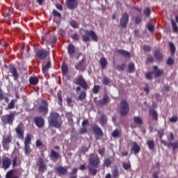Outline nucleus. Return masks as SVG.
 <instances>
[{
  "instance_id": "25",
  "label": "nucleus",
  "mask_w": 178,
  "mask_h": 178,
  "mask_svg": "<svg viewBox=\"0 0 178 178\" xmlns=\"http://www.w3.org/2000/svg\"><path fill=\"white\" fill-rule=\"evenodd\" d=\"M74 52H76V47L73 45V44H70L67 46V54L70 55V58H73V55H74Z\"/></svg>"
},
{
  "instance_id": "1",
  "label": "nucleus",
  "mask_w": 178,
  "mask_h": 178,
  "mask_svg": "<svg viewBox=\"0 0 178 178\" xmlns=\"http://www.w3.org/2000/svg\"><path fill=\"white\" fill-rule=\"evenodd\" d=\"M99 163H101V161H99V157L97 155L91 154L89 158V165L88 171L91 174L92 176H95L97 173H98V170L97 168H99Z\"/></svg>"
},
{
  "instance_id": "20",
  "label": "nucleus",
  "mask_w": 178,
  "mask_h": 178,
  "mask_svg": "<svg viewBox=\"0 0 178 178\" xmlns=\"http://www.w3.org/2000/svg\"><path fill=\"white\" fill-rule=\"evenodd\" d=\"M111 102V97H109V95L107 94L104 95L103 99L99 100L98 105L99 106H104V105H106V104L109 103Z\"/></svg>"
},
{
  "instance_id": "12",
  "label": "nucleus",
  "mask_w": 178,
  "mask_h": 178,
  "mask_svg": "<svg viewBox=\"0 0 178 178\" xmlns=\"http://www.w3.org/2000/svg\"><path fill=\"white\" fill-rule=\"evenodd\" d=\"M12 135H7L6 137L3 138V140L1 142L2 146L4 148V149H9V147H8V145L12 143Z\"/></svg>"
},
{
  "instance_id": "41",
  "label": "nucleus",
  "mask_w": 178,
  "mask_h": 178,
  "mask_svg": "<svg viewBox=\"0 0 178 178\" xmlns=\"http://www.w3.org/2000/svg\"><path fill=\"white\" fill-rule=\"evenodd\" d=\"M30 143H31V135L28 134L25 138L24 145H30Z\"/></svg>"
},
{
  "instance_id": "16",
  "label": "nucleus",
  "mask_w": 178,
  "mask_h": 178,
  "mask_svg": "<svg viewBox=\"0 0 178 178\" xmlns=\"http://www.w3.org/2000/svg\"><path fill=\"white\" fill-rule=\"evenodd\" d=\"M33 122L35 126H37V127H39V129H41V127H44V118H42V117H35L33 119Z\"/></svg>"
},
{
  "instance_id": "29",
  "label": "nucleus",
  "mask_w": 178,
  "mask_h": 178,
  "mask_svg": "<svg viewBox=\"0 0 178 178\" xmlns=\"http://www.w3.org/2000/svg\"><path fill=\"white\" fill-rule=\"evenodd\" d=\"M61 73L63 76H66V74L69 73V67L65 63H63L61 65Z\"/></svg>"
},
{
  "instance_id": "11",
  "label": "nucleus",
  "mask_w": 178,
  "mask_h": 178,
  "mask_svg": "<svg viewBox=\"0 0 178 178\" xmlns=\"http://www.w3.org/2000/svg\"><path fill=\"white\" fill-rule=\"evenodd\" d=\"M127 24H129V14H127V13H124L120 20V26L122 29H126Z\"/></svg>"
},
{
  "instance_id": "44",
  "label": "nucleus",
  "mask_w": 178,
  "mask_h": 178,
  "mask_svg": "<svg viewBox=\"0 0 178 178\" xmlns=\"http://www.w3.org/2000/svg\"><path fill=\"white\" fill-rule=\"evenodd\" d=\"M103 163L106 168H109L110 165H112V161L110 159H105Z\"/></svg>"
},
{
  "instance_id": "54",
  "label": "nucleus",
  "mask_w": 178,
  "mask_h": 178,
  "mask_svg": "<svg viewBox=\"0 0 178 178\" xmlns=\"http://www.w3.org/2000/svg\"><path fill=\"white\" fill-rule=\"evenodd\" d=\"M119 134H120L119 129H115L114 131H113L111 136L112 137H114V138H118V137H119Z\"/></svg>"
},
{
  "instance_id": "21",
  "label": "nucleus",
  "mask_w": 178,
  "mask_h": 178,
  "mask_svg": "<svg viewBox=\"0 0 178 178\" xmlns=\"http://www.w3.org/2000/svg\"><path fill=\"white\" fill-rule=\"evenodd\" d=\"M50 159L55 162V161H58L60 158V154L59 152L55 151L54 149H51L50 152Z\"/></svg>"
},
{
  "instance_id": "24",
  "label": "nucleus",
  "mask_w": 178,
  "mask_h": 178,
  "mask_svg": "<svg viewBox=\"0 0 178 178\" xmlns=\"http://www.w3.org/2000/svg\"><path fill=\"white\" fill-rule=\"evenodd\" d=\"M92 130L95 136H104V133L102 132V129L99 128L97 125H95L92 127Z\"/></svg>"
},
{
  "instance_id": "36",
  "label": "nucleus",
  "mask_w": 178,
  "mask_h": 178,
  "mask_svg": "<svg viewBox=\"0 0 178 178\" xmlns=\"http://www.w3.org/2000/svg\"><path fill=\"white\" fill-rule=\"evenodd\" d=\"M112 172H113V177L118 178L119 176V168L118 167V165L114 166V169Z\"/></svg>"
},
{
  "instance_id": "28",
  "label": "nucleus",
  "mask_w": 178,
  "mask_h": 178,
  "mask_svg": "<svg viewBox=\"0 0 178 178\" xmlns=\"http://www.w3.org/2000/svg\"><path fill=\"white\" fill-rule=\"evenodd\" d=\"M56 172L60 175H66L67 173V168L63 166H58L56 168Z\"/></svg>"
},
{
  "instance_id": "48",
  "label": "nucleus",
  "mask_w": 178,
  "mask_h": 178,
  "mask_svg": "<svg viewBox=\"0 0 178 178\" xmlns=\"http://www.w3.org/2000/svg\"><path fill=\"white\" fill-rule=\"evenodd\" d=\"M168 141H175V134L173 132H170L167 136Z\"/></svg>"
},
{
  "instance_id": "34",
  "label": "nucleus",
  "mask_w": 178,
  "mask_h": 178,
  "mask_svg": "<svg viewBox=\"0 0 178 178\" xmlns=\"http://www.w3.org/2000/svg\"><path fill=\"white\" fill-rule=\"evenodd\" d=\"M168 45L170 48L171 55L172 56H173V55L176 54V46H175V44L173 42H169Z\"/></svg>"
},
{
  "instance_id": "2",
  "label": "nucleus",
  "mask_w": 178,
  "mask_h": 178,
  "mask_svg": "<svg viewBox=\"0 0 178 178\" xmlns=\"http://www.w3.org/2000/svg\"><path fill=\"white\" fill-rule=\"evenodd\" d=\"M63 124L62 118L59 113L56 112L50 113V119L49 120V126L50 127H54L55 129H60Z\"/></svg>"
},
{
  "instance_id": "22",
  "label": "nucleus",
  "mask_w": 178,
  "mask_h": 178,
  "mask_svg": "<svg viewBox=\"0 0 178 178\" xmlns=\"http://www.w3.org/2000/svg\"><path fill=\"white\" fill-rule=\"evenodd\" d=\"M131 152H134V155H137V154L140 152V149H141V148L140 147V145H138V143L134 141L131 143Z\"/></svg>"
},
{
  "instance_id": "17",
  "label": "nucleus",
  "mask_w": 178,
  "mask_h": 178,
  "mask_svg": "<svg viewBox=\"0 0 178 178\" xmlns=\"http://www.w3.org/2000/svg\"><path fill=\"white\" fill-rule=\"evenodd\" d=\"M8 69L15 81L19 80V72H17V69H16L15 67L13 65H10Z\"/></svg>"
},
{
  "instance_id": "31",
  "label": "nucleus",
  "mask_w": 178,
  "mask_h": 178,
  "mask_svg": "<svg viewBox=\"0 0 178 178\" xmlns=\"http://www.w3.org/2000/svg\"><path fill=\"white\" fill-rule=\"evenodd\" d=\"M149 116H152L154 120H156L158 122V112L154 109L149 110Z\"/></svg>"
},
{
  "instance_id": "15",
  "label": "nucleus",
  "mask_w": 178,
  "mask_h": 178,
  "mask_svg": "<svg viewBox=\"0 0 178 178\" xmlns=\"http://www.w3.org/2000/svg\"><path fill=\"white\" fill-rule=\"evenodd\" d=\"M153 74H154V77H161V76H163L165 72L163 70H161L158 67V65L153 66Z\"/></svg>"
},
{
  "instance_id": "32",
  "label": "nucleus",
  "mask_w": 178,
  "mask_h": 178,
  "mask_svg": "<svg viewBox=\"0 0 178 178\" xmlns=\"http://www.w3.org/2000/svg\"><path fill=\"white\" fill-rule=\"evenodd\" d=\"M17 100L13 99L10 100V102L8 103L7 109H15V105H16Z\"/></svg>"
},
{
  "instance_id": "7",
  "label": "nucleus",
  "mask_w": 178,
  "mask_h": 178,
  "mask_svg": "<svg viewBox=\"0 0 178 178\" xmlns=\"http://www.w3.org/2000/svg\"><path fill=\"white\" fill-rule=\"evenodd\" d=\"M130 111V107L127 101L123 99L120 103V109L119 112L122 116H126Z\"/></svg>"
},
{
  "instance_id": "46",
  "label": "nucleus",
  "mask_w": 178,
  "mask_h": 178,
  "mask_svg": "<svg viewBox=\"0 0 178 178\" xmlns=\"http://www.w3.org/2000/svg\"><path fill=\"white\" fill-rule=\"evenodd\" d=\"M134 122L136 124H143V120L140 117H134Z\"/></svg>"
},
{
  "instance_id": "59",
  "label": "nucleus",
  "mask_w": 178,
  "mask_h": 178,
  "mask_svg": "<svg viewBox=\"0 0 178 178\" xmlns=\"http://www.w3.org/2000/svg\"><path fill=\"white\" fill-rule=\"evenodd\" d=\"M72 38L74 41H79V40H80V35H79V33H76L74 35H72Z\"/></svg>"
},
{
  "instance_id": "62",
  "label": "nucleus",
  "mask_w": 178,
  "mask_h": 178,
  "mask_svg": "<svg viewBox=\"0 0 178 178\" xmlns=\"http://www.w3.org/2000/svg\"><path fill=\"white\" fill-rule=\"evenodd\" d=\"M152 74H154L152 72H147L145 75L146 79H147V80H152Z\"/></svg>"
},
{
  "instance_id": "8",
  "label": "nucleus",
  "mask_w": 178,
  "mask_h": 178,
  "mask_svg": "<svg viewBox=\"0 0 178 178\" xmlns=\"http://www.w3.org/2000/svg\"><path fill=\"white\" fill-rule=\"evenodd\" d=\"M15 130L19 138H20V140H23V138H24V124H23V122H19Z\"/></svg>"
},
{
  "instance_id": "57",
  "label": "nucleus",
  "mask_w": 178,
  "mask_h": 178,
  "mask_svg": "<svg viewBox=\"0 0 178 178\" xmlns=\"http://www.w3.org/2000/svg\"><path fill=\"white\" fill-rule=\"evenodd\" d=\"M170 122L171 123H177V120H178V117L177 115H175V116H172L170 118Z\"/></svg>"
},
{
  "instance_id": "40",
  "label": "nucleus",
  "mask_w": 178,
  "mask_h": 178,
  "mask_svg": "<svg viewBox=\"0 0 178 178\" xmlns=\"http://www.w3.org/2000/svg\"><path fill=\"white\" fill-rule=\"evenodd\" d=\"M171 24L174 33H178V26L176 22L174 19H171Z\"/></svg>"
},
{
  "instance_id": "49",
  "label": "nucleus",
  "mask_w": 178,
  "mask_h": 178,
  "mask_svg": "<svg viewBox=\"0 0 178 178\" xmlns=\"http://www.w3.org/2000/svg\"><path fill=\"white\" fill-rule=\"evenodd\" d=\"M70 24L73 29H79V25L77 24L76 20H71Z\"/></svg>"
},
{
  "instance_id": "50",
  "label": "nucleus",
  "mask_w": 178,
  "mask_h": 178,
  "mask_svg": "<svg viewBox=\"0 0 178 178\" xmlns=\"http://www.w3.org/2000/svg\"><path fill=\"white\" fill-rule=\"evenodd\" d=\"M99 90H101V86L99 85H95L92 89L93 94H98Z\"/></svg>"
},
{
  "instance_id": "10",
  "label": "nucleus",
  "mask_w": 178,
  "mask_h": 178,
  "mask_svg": "<svg viewBox=\"0 0 178 178\" xmlns=\"http://www.w3.org/2000/svg\"><path fill=\"white\" fill-rule=\"evenodd\" d=\"M41 104H42V105L39 106L38 111L42 115L45 116L47 113H48V102L43 99L41 100Z\"/></svg>"
},
{
  "instance_id": "3",
  "label": "nucleus",
  "mask_w": 178,
  "mask_h": 178,
  "mask_svg": "<svg viewBox=\"0 0 178 178\" xmlns=\"http://www.w3.org/2000/svg\"><path fill=\"white\" fill-rule=\"evenodd\" d=\"M157 133L161 144H163V145L168 147V148L172 147L173 151L178 149V140H177L175 142H168L167 140H163V136H165V130L163 129H160Z\"/></svg>"
},
{
  "instance_id": "58",
  "label": "nucleus",
  "mask_w": 178,
  "mask_h": 178,
  "mask_svg": "<svg viewBox=\"0 0 178 178\" xmlns=\"http://www.w3.org/2000/svg\"><path fill=\"white\" fill-rule=\"evenodd\" d=\"M103 84H104V86H108L109 83H111V81H109V79L106 76H104L103 78V81H102Z\"/></svg>"
},
{
  "instance_id": "33",
  "label": "nucleus",
  "mask_w": 178,
  "mask_h": 178,
  "mask_svg": "<svg viewBox=\"0 0 178 178\" xmlns=\"http://www.w3.org/2000/svg\"><path fill=\"white\" fill-rule=\"evenodd\" d=\"M154 56L157 60H162V58H163V55H162V53H161L159 50L154 51Z\"/></svg>"
},
{
  "instance_id": "61",
  "label": "nucleus",
  "mask_w": 178,
  "mask_h": 178,
  "mask_svg": "<svg viewBox=\"0 0 178 178\" xmlns=\"http://www.w3.org/2000/svg\"><path fill=\"white\" fill-rule=\"evenodd\" d=\"M80 134H86V133H87V128H86V127H82L80 129H79V132Z\"/></svg>"
},
{
  "instance_id": "13",
  "label": "nucleus",
  "mask_w": 178,
  "mask_h": 178,
  "mask_svg": "<svg viewBox=\"0 0 178 178\" xmlns=\"http://www.w3.org/2000/svg\"><path fill=\"white\" fill-rule=\"evenodd\" d=\"M79 6V1L77 0H66V6L67 9L74 10Z\"/></svg>"
},
{
  "instance_id": "14",
  "label": "nucleus",
  "mask_w": 178,
  "mask_h": 178,
  "mask_svg": "<svg viewBox=\"0 0 178 178\" xmlns=\"http://www.w3.org/2000/svg\"><path fill=\"white\" fill-rule=\"evenodd\" d=\"M86 58H82L76 65V70H79V72H84L86 70Z\"/></svg>"
},
{
  "instance_id": "19",
  "label": "nucleus",
  "mask_w": 178,
  "mask_h": 178,
  "mask_svg": "<svg viewBox=\"0 0 178 178\" xmlns=\"http://www.w3.org/2000/svg\"><path fill=\"white\" fill-rule=\"evenodd\" d=\"M1 163H2L1 168L4 169V170H7V169L10 167V164H11L10 159H9V157L3 158Z\"/></svg>"
},
{
  "instance_id": "60",
  "label": "nucleus",
  "mask_w": 178,
  "mask_h": 178,
  "mask_svg": "<svg viewBox=\"0 0 178 178\" xmlns=\"http://www.w3.org/2000/svg\"><path fill=\"white\" fill-rule=\"evenodd\" d=\"M142 21H143V19H141V17L136 16L135 17L134 22H135L136 24H140V23H141Z\"/></svg>"
},
{
  "instance_id": "64",
  "label": "nucleus",
  "mask_w": 178,
  "mask_h": 178,
  "mask_svg": "<svg viewBox=\"0 0 178 178\" xmlns=\"http://www.w3.org/2000/svg\"><path fill=\"white\" fill-rule=\"evenodd\" d=\"M17 166V156H15L13 159V168Z\"/></svg>"
},
{
  "instance_id": "42",
  "label": "nucleus",
  "mask_w": 178,
  "mask_h": 178,
  "mask_svg": "<svg viewBox=\"0 0 178 178\" xmlns=\"http://www.w3.org/2000/svg\"><path fill=\"white\" fill-rule=\"evenodd\" d=\"M51 67V61H47L46 65L42 67L43 73H47V71Z\"/></svg>"
},
{
  "instance_id": "51",
  "label": "nucleus",
  "mask_w": 178,
  "mask_h": 178,
  "mask_svg": "<svg viewBox=\"0 0 178 178\" xmlns=\"http://www.w3.org/2000/svg\"><path fill=\"white\" fill-rule=\"evenodd\" d=\"M52 14L54 17H62V15L60 14V13L58 12V10L55 9L53 10Z\"/></svg>"
},
{
  "instance_id": "47",
  "label": "nucleus",
  "mask_w": 178,
  "mask_h": 178,
  "mask_svg": "<svg viewBox=\"0 0 178 178\" xmlns=\"http://www.w3.org/2000/svg\"><path fill=\"white\" fill-rule=\"evenodd\" d=\"M122 166H123L124 170H129V169H131V164L130 163V162L123 163Z\"/></svg>"
},
{
  "instance_id": "45",
  "label": "nucleus",
  "mask_w": 178,
  "mask_h": 178,
  "mask_svg": "<svg viewBox=\"0 0 178 178\" xmlns=\"http://www.w3.org/2000/svg\"><path fill=\"white\" fill-rule=\"evenodd\" d=\"M49 42L50 44H56V42H58V38H56V35H53L50 37Z\"/></svg>"
},
{
  "instance_id": "39",
  "label": "nucleus",
  "mask_w": 178,
  "mask_h": 178,
  "mask_svg": "<svg viewBox=\"0 0 178 178\" xmlns=\"http://www.w3.org/2000/svg\"><path fill=\"white\" fill-rule=\"evenodd\" d=\"M6 178H19V177L13 176V170H10L6 172Z\"/></svg>"
},
{
  "instance_id": "23",
  "label": "nucleus",
  "mask_w": 178,
  "mask_h": 178,
  "mask_svg": "<svg viewBox=\"0 0 178 178\" xmlns=\"http://www.w3.org/2000/svg\"><path fill=\"white\" fill-rule=\"evenodd\" d=\"M40 82V79L37 76H30L29 77V86L30 87H35L37 84Z\"/></svg>"
},
{
  "instance_id": "56",
  "label": "nucleus",
  "mask_w": 178,
  "mask_h": 178,
  "mask_svg": "<svg viewBox=\"0 0 178 178\" xmlns=\"http://www.w3.org/2000/svg\"><path fill=\"white\" fill-rule=\"evenodd\" d=\"M125 68H126V65L124 64H122L120 65L117 66V70H118V72H123V70H124Z\"/></svg>"
},
{
  "instance_id": "4",
  "label": "nucleus",
  "mask_w": 178,
  "mask_h": 178,
  "mask_svg": "<svg viewBox=\"0 0 178 178\" xmlns=\"http://www.w3.org/2000/svg\"><path fill=\"white\" fill-rule=\"evenodd\" d=\"M17 113L16 111H11L9 114L3 115L1 117V122L6 123V124H13V121L16 118Z\"/></svg>"
},
{
  "instance_id": "35",
  "label": "nucleus",
  "mask_w": 178,
  "mask_h": 178,
  "mask_svg": "<svg viewBox=\"0 0 178 178\" xmlns=\"http://www.w3.org/2000/svg\"><path fill=\"white\" fill-rule=\"evenodd\" d=\"M31 147H30V145H24V152H25V155H26L27 156H29V155H30V154H31Z\"/></svg>"
},
{
  "instance_id": "43",
  "label": "nucleus",
  "mask_w": 178,
  "mask_h": 178,
  "mask_svg": "<svg viewBox=\"0 0 178 178\" xmlns=\"http://www.w3.org/2000/svg\"><path fill=\"white\" fill-rule=\"evenodd\" d=\"M86 97H87V93H86L85 91H81L79 95V101H84Z\"/></svg>"
},
{
  "instance_id": "63",
  "label": "nucleus",
  "mask_w": 178,
  "mask_h": 178,
  "mask_svg": "<svg viewBox=\"0 0 178 178\" xmlns=\"http://www.w3.org/2000/svg\"><path fill=\"white\" fill-rule=\"evenodd\" d=\"M15 12V9L12 8H8V12L7 13V17H10L11 15Z\"/></svg>"
},
{
  "instance_id": "26",
  "label": "nucleus",
  "mask_w": 178,
  "mask_h": 178,
  "mask_svg": "<svg viewBox=\"0 0 178 178\" xmlns=\"http://www.w3.org/2000/svg\"><path fill=\"white\" fill-rule=\"evenodd\" d=\"M117 54L118 55H122V56H124V58H131V55L130 54V52L124 50V49H118L116 50Z\"/></svg>"
},
{
  "instance_id": "38",
  "label": "nucleus",
  "mask_w": 178,
  "mask_h": 178,
  "mask_svg": "<svg viewBox=\"0 0 178 178\" xmlns=\"http://www.w3.org/2000/svg\"><path fill=\"white\" fill-rule=\"evenodd\" d=\"M149 149H154L155 148V142L154 140H149L147 141Z\"/></svg>"
},
{
  "instance_id": "18",
  "label": "nucleus",
  "mask_w": 178,
  "mask_h": 178,
  "mask_svg": "<svg viewBox=\"0 0 178 178\" xmlns=\"http://www.w3.org/2000/svg\"><path fill=\"white\" fill-rule=\"evenodd\" d=\"M36 56L38 59H41L42 60L45 59L47 56H48V51L44 49H40L36 51Z\"/></svg>"
},
{
  "instance_id": "55",
  "label": "nucleus",
  "mask_w": 178,
  "mask_h": 178,
  "mask_svg": "<svg viewBox=\"0 0 178 178\" xmlns=\"http://www.w3.org/2000/svg\"><path fill=\"white\" fill-rule=\"evenodd\" d=\"M57 98L58 99V105H62V102L63 101V99L62 98V94L60 93V92H58Z\"/></svg>"
},
{
  "instance_id": "5",
  "label": "nucleus",
  "mask_w": 178,
  "mask_h": 178,
  "mask_svg": "<svg viewBox=\"0 0 178 178\" xmlns=\"http://www.w3.org/2000/svg\"><path fill=\"white\" fill-rule=\"evenodd\" d=\"M90 37H91L95 42L98 41V36H97V33L94 31L86 30L85 31V34L82 36L83 42H88L90 41Z\"/></svg>"
},
{
  "instance_id": "27",
  "label": "nucleus",
  "mask_w": 178,
  "mask_h": 178,
  "mask_svg": "<svg viewBox=\"0 0 178 178\" xmlns=\"http://www.w3.org/2000/svg\"><path fill=\"white\" fill-rule=\"evenodd\" d=\"M99 123L102 126H106L108 123V118L105 114H102L99 118Z\"/></svg>"
},
{
  "instance_id": "52",
  "label": "nucleus",
  "mask_w": 178,
  "mask_h": 178,
  "mask_svg": "<svg viewBox=\"0 0 178 178\" xmlns=\"http://www.w3.org/2000/svg\"><path fill=\"white\" fill-rule=\"evenodd\" d=\"M147 28L150 33H153L154 31H155V26H154L153 24H148L147 25Z\"/></svg>"
},
{
  "instance_id": "37",
  "label": "nucleus",
  "mask_w": 178,
  "mask_h": 178,
  "mask_svg": "<svg viewBox=\"0 0 178 178\" xmlns=\"http://www.w3.org/2000/svg\"><path fill=\"white\" fill-rule=\"evenodd\" d=\"M128 72L129 73H134V72H136V66L133 63L128 65Z\"/></svg>"
},
{
  "instance_id": "53",
  "label": "nucleus",
  "mask_w": 178,
  "mask_h": 178,
  "mask_svg": "<svg viewBox=\"0 0 178 178\" xmlns=\"http://www.w3.org/2000/svg\"><path fill=\"white\" fill-rule=\"evenodd\" d=\"M143 13L146 17H149V16H151V9L149 8H147L144 10Z\"/></svg>"
},
{
  "instance_id": "6",
  "label": "nucleus",
  "mask_w": 178,
  "mask_h": 178,
  "mask_svg": "<svg viewBox=\"0 0 178 178\" xmlns=\"http://www.w3.org/2000/svg\"><path fill=\"white\" fill-rule=\"evenodd\" d=\"M73 83L74 84L81 87L84 91H87L89 88L88 84H87V82L84 79V77H83V75H79L78 77L73 81Z\"/></svg>"
},
{
  "instance_id": "30",
  "label": "nucleus",
  "mask_w": 178,
  "mask_h": 178,
  "mask_svg": "<svg viewBox=\"0 0 178 178\" xmlns=\"http://www.w3.org/2000/svg\"><path fill=\"white\" fill-rule=\"evenodd\" d=\"M100 66L102 69H105L106 67V65H108V60H106V58L105 57H102L99 60Z\"/></svg>"
},
{
  "instance_id": "9",
  "label": "nucleus",
  "mask_w": 178,
  "mask_h": 178,
  "mask_svg": "<svg viewBox=\"0 0 178 178\" xmlns=\"http://www.w3.org/2000/svg\"><path fill=\"white\" fill-rule=\"evenodd\" d=\"M37 166L38 167L40 173H44V172H47L48 170L47 164L44 162V159L41 157L38 159Z\"/></svg>"
}]
</instances>
